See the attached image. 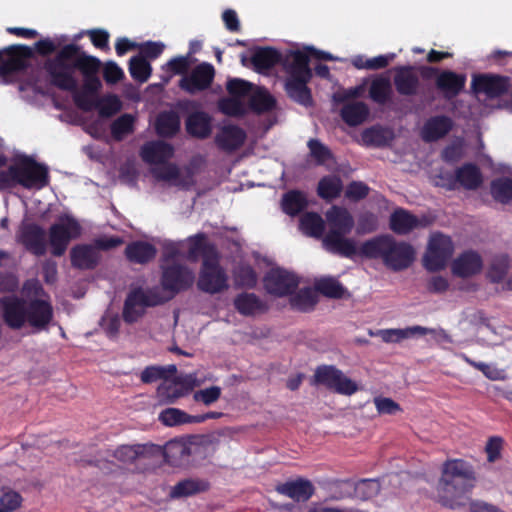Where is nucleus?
Returning a JSON list of instances; mask_svg holds the SVG:
<instances>
[{
	"label": "nucleus",
	"mask_w": 512,
	"mask_h": 512,
	"mask_svg": "<svg viewBox=\"0 0 512 512\" xmlns=\"http://www.w3.org/2000/svg\"><path fill=\"white\" fill-rule=\"evenodd\" d=\"M23 295L27 300L16 296H5L0 299L2 318L11 329H21L26 323L42 330L51 322L53 309L51 304L41 295L43 290L35 280L27 281L23 286Z\"/></svg>",
	"instance_id": "obj_1"
},
{
	"label": "nucleus",
	"mask_w": 512,
	"mask_h": 512,
	"mask_svg": "<svg viewBox=\"0 0 512 512\" xmlns=\"http://www.w3.org/2000/svg\"><path fill=\"white\" fill-rule=\"evenodd\" d=\"M99 67L97 58L85 54L74 44L64 46L45 63L51 83L62 90H74L78 86L77 70L89 77L96 74Z\"/></svg>",
	"instance_id": "obj_2"
},
{
	"label": "nucleus",
	"mask_w": 512,
	"mask_h": 512,
	"mask_svg": "<svg viewBox=\"0 0 512 512\" xmlns=\"http://www.w3.org/2000/svg\"><path fill=\"white\" fill-rule=\"evenodd\" d=\"M475 473L470 464L461 460H447L437 485L438 501L446 507L456 508L462 504L465 494L474 486Z\"/></svg>",
	"instance_id": "obj_3"
},
{
	"label": "nucleus",
	"mask_w": 512,
	"mask_h": 512,
	"mask_svg": "<svg viewBox=\"0 0 512 512\" xmlns=\"http://www.w3.org/2000/svg\"><path fill=\"white\" fill-rule=\"evenodd\" d=\"M360 254L370 259H380L393 271L404 270L415 260V249L412 245L397 241L388 234L365 241L361 245Z\"/></svg>",
	"instance_id": "obj_4"
},
{
	"label": "nucleus",
	"mask_w": 512,
	"mask_h": 512,
	"mask_svg": "<svg viewBox=\"0 0 512 512\" xmlns=\"http://www.w3.org/2000/svg\"><path fill=\"white\" fill-rule=\"evenodd\" d=\"M328 232L322 239L324 248L334 254L352 258L357 253L356 242L345 237L354 227V218L344 207L332 206L325 213Z\"/></svg>",
	"instance_id": "obj_5"
},
{
	"label": "nucleus",
	"mask_w": 512,
	"mask_h": 512,
	"mask_svg": "<svg viewBox=\"0 0 512 512\" xmlns=\"http://www.w3.org/2000/svg\"><path fill=\"white\" fill-rule=\"evenodd\" d=\"M230 97L219 101L220 110L230 116H240L248 111V105L258 87L243 79L234 78L227 82Z\"/></svg>",
	"instance_id": "obj_6"
},
{
	"label": "nucleus",
	"mask_w": 512,
	"mask_h": 512,
	"mask_svg": "<svg viewBox=\"0 0 512 512\" xmlns=\"http://www.w3.org/2000/svg\"><path fill=\"white\" fill-rule=\"evenodd\" d=\"M167 301L159 287L148 290L136 289L129 293L125 300L123 318L128 323H133L143 316L145 309Z\"/></svg>",
	"instance_id": "obj_7"
},
{
	"label": "nucleus",
	"mask_w": 512,
	"mask_h": 512,
	"mask_svg": "<svg viewBox=\"0 0 512 512\" xmlns=\"http://www.w3.org/2000/svg\"><path fill=\"white\" fill-rule=\"evenodd\" d=\"M162 270L160 291L164 297H167V301L194 283L195 274L186 266L180 264L164 265Z\"/></svg>",
	"instance_id": "obj_8"
},
{
	"label": "nucleus",
	"mask_w": 512,
	"mask_h": 512,
	"mask_svg": "<svg viewBox=\"0 0 512 512\" xmlns=\"http://www.w3.org/2000/svg\"><path fill=\"white\" fill-rule=\"evenodd\" d=\"M314 382L342 395H352L359 389L358 384L333 365L316 368Z\"/></svg>",
	"instance_id": "obj_9"
},
{
	"label": "nucleus",
	"mask_w": 512,
	"mask_h": 512,
	"mask_svg": "<svg viewBox=\"0 0 512 512\" xmlns=\"http://www.w3.org/2000/svg\"><path fill=\"white\" fill-rule=\"evenodd\" d=\"M200 290L215 294L228 287L227 275L219 265L217 256L206 255L198 279Z\"/></svg>",
	"instance_id": "obj_10"
},
{
	"label": "nucleus",
	"mask_w": 512,
	"mask_h": 512,
	"mask_svg": "<svg viewBox=\"0 0 512 512\" xmlns=\"http://www.w3.org/2000/svg\"><path fill=\"white\" fill-rule=\"evenodd\" d=\"M80 234L81 226L76 219L71 216L60 217L50 228L49 239L53 255H63L70 240L79 237Z\"/></svg>",
	"instance_id": "obj_11"
},
{
	"label": "nucleus",
	"mask_w": 512,
	"mask_h": 512,
	"mask_svg": "<svg viewBox=\"0 0 512 512\" xmlns=\"http://www.w3.org/2000/svg\"><path fill=\"white\" fill-rule=\"evenodd\" d=\"M452 254L451 239L440 233L433 234L424 256V265L429 271H438L445 267Z\"/></svg>",
	"instance_id": "obj_12"
},
{
	"label": "nucleus",
	"mask_w": 512,
	"mask_h": 512,
	"mask_svg": "<svg viewBox=\"0 0 512 512\" xmlns=\"http://www.w3.org/2000/svg\"><path fill=\"white\" fill-rule=\"evenodd\" d=\"M16 172V185L27 189L39 190L49 182L47 168L28 158L16 163Z\"/></svg>",
	"instance_id": "obj_13"
},
{
	"label": "nucleus",
	"mask_w": 512,
	"mask_h": 512,
	"mask_svg": "<svg viewBox=\"0 0 512 512\" xmlns=\"http://www.w3.org/2000/svg\"><path fill=\"white\" fill-rule=\"evenodd\" d=\"M215 76L214 67L209 63H201L186 73L180 80L179 86L190 94L207 89Z\"/></svg>",
	"instance_id": "obj_14"
},
{
	"label": "nucleus",
	"mask_w": 512,
	"mask_h": 512,
	"mask_svg": "<svg viewBox=\"0 0 512 512\" xmlns=\"http://www.w3.org/2000/svg\"><path fill=\"white\" fill-rule=\"evenodd\" d=\"M472 88L478 94H484L488 98H496L506 94L511 85L508 77L480 74L472 78Z\"/></svg>",
	"instance_id": "obj_15"
},
{
	"label": "nucleus",
	"mask_w": 512,
	"mask_h": 512,
	"mask_svg": "<svg viewBox=\"0 0 512 512\" xmlns=\"http://www.w3.org/2000/svg\"><path fill=\"white\" fill-rule=\"evenodd\" d=\"M264 285L268 293L276 296H285L296 290L298 279L293 273L276 268L272 269L265 276Z\"/></svg>",
	"instance_id": "obj_16"
},
{
	"label": "nucleus",
	"mask_w": 512,
	"mask_h": 512,
	"mask_svg": "<svg viewBox=\"0 0 512 512\" xmlns=\"http://www.w3.org/2000/svg\"><path fill=\"white\" fill-rule=\"evenodd\" d=\"M447 183H443L448 189L463 187L468 190L477 189L482 183V174L479 168L473 164H465L458 168L454 175L449 176Z\"/></svg>",
	"instance_id": "obj_17"
},
{
	"label": "nucleus",
	"mask_w": 512,
	"mask_h": 512,
	"mask_svg": "<svg viewBox=\"0 0 512 512\" xmlns=\"http://www.w3.org/2000/svg\"><path fill=\"white\" fill-rule=\"evenodd\" d=\"M429 225L426 217L418 218L409 211L398 208L390 216V229L398 235H406L416 228H423Z\"/></svg>",
	"instance_id": "obj_18"
},
{
	"label": "nucleus",
	"mask_w": 512,
	"mask_h": 512,
	"mask_svg": "<svg viewBox=\"0 0 512 512\" xmlns=\"http://www.w3.org/2000/svg\"><path fill=\"white\" fill-rule=\"evenodd\" d=\"M17 240L36 255L45 253V233L36 225L23 224L17 235Z\"/></svg>",
	"instance_id": "obj_19"
},
{
	"label": "nucleus",
	"mask_w": 512,
	"mask_h": 512,
	"mask_svg": "<svg viewBox=\"0 0 512 512\" xmlns=\"http://www.w3.org/2000/svg\"><path fill=\"white\" fill-rule=\"evenodd\" d=\"M275 490L297 502H306L314 494V487L309 480L298 478L276 486Z\"/></svg>",
	"instance_id": "obj_20"
},
{
	"label": "nucleus",
	"mask_w": 512,
	"mask_h": 512,
	"mask_svg": "<svg viewBox=\"0 0 512 512\" xmlns=\"http://www.w3.org/2000/svg\"><path fill=\"white\" fill-rule=\"evenodd\" d=\"M309 57L302 51H290L283 59V66L289 77L311 78L312 72L308 66Z\"/></svg>",
	"instance_id": "obj_21"
},
{
	"label": "nucleus",
	"mask_w": 512,
	"mask_h": 512,
	"mask_svg": "<svg viewBox=\"0 0 512 512\" xmlns=\"http://www.w3.org/2000/svg\"><path fill=\"white\" fill-rule=\"evenodd\" d=\"M140 155L143 161L154 167L168 161L173 155V148L163 141H151L141 148Z\"/></svg>",
	"instance_id": "obj_22"
},
{
	"label": "nucleus",
	"mask_w": 512,
	"mask_h": 512,
	"mask_svg": "<svg viewBox=\"0 0 512 512\" xmlns=\"http://www.w3.org/2000/svg\"><path fill=\"white\" fill-rule=\"evenodd\" d=\"M100 85L98 79L92 78V76L87 77L83 89L78 90L76 87L72 90L75 104L84 111H90L95 108L97 103L95 93Z\"/></svg>",
	"instance_id": "obj_23"
},
{
	"label": "nucleus",
	"mask_w": 512,
	"mask_h": 512,
	"mask_svg": "<svg viewBox=\"0 0 512 512\" xmlns=\"http://www.w3.org/2000/svg\"><path fill=\"white\" fill-rule=\"evenodd\" d=\"M452 128V120L447 116H435L426 121L421 136L423 140L430 142L444 137Z\"/></svg>",
	"instance_id": "obj_24"
},
{
	"label": "nucleus",
	"mask_w": 512,
	"mask_h": 512,
	"mask_svg": "<svg viewBox=\"0 0 512 512\" xmlns=\"http://www.w3.org/2000/svg\"><path fill=\"white\" fill-rule=\"evenodd\" d=\"M482 268L481 257L475 252H465L459 256L452 265V271L460 277H469L478 272Z\"/></svg>",
	"instance_id": "obj_25"
},
{
	"label": "nucleus",
	"mask_w": 512,
	"mask_h": 512,
	"mask_svg": "<svg viewBox=\"0 0 512 512\" xmlns=\"http://www.w3.org/2000/svg\"><path fill=\"white\" fill-rule=\"evenodd\" d=\"M246 139L243 129L234 126H224L216 136L217 144L224 150H235L239 148Z\"/></svg>",
	"instance_id": "obj_26"
},
{
	"label": "nucleus",
	"mask_w": 512,
	"mask_h": 512,
	"mask_svg": "<svg viewBox=\"0 0 512 512\" xmlns=\"http://www.w3.org/2000/svg\"><path fill=\"white\" fill-rule=\"evenodd\" d=\"M98 251L93 245H78L71 251V261L81 269L93 268L98 261Z\"/></svg>",
	"instance_id": "obj_27"
},
{
	"label": "nucleus",
	"mask_w": 512,
	"mask_h": 512,
	"mask_svg": "<svg viewBox=\"0 0 512 512\" xmlns=\"http://www.w3.org/2000/svg\"><path fill=\"white\" fill-rule=\"evenodd\" d=\"M310 78L288 77L285 83V89L290 98L302 105H308L311 101L310 90L307 82Z\"/></svg>",
	"instance_id": "obj_28"
},
{
	"label": "nucleus",
	"mask_w": 512,
	"mask_h": 512,
	"mask_svg": "<svg viewBox=\"0 0 512 512\" xmlns=\"http://www.w3.org/2000/svg\"><path fill=\"white\" fill-rule=\"evenodd\" d=\"M397 91L402 95H413L416 93L419 79L411 68H400L394 78Z\"/></svg>",
	"instance_id": "obj_29"
},
{
	"label": "nucleus",
	"mask_w": 512,
	"mask_h": 512,
	"mask_svg": "<svg viewBox=\"0 0 512 512\" xmlns=\"http://www.w3.org/2000/svg\"><path fill=\"white\" fill-rule=\"evenodd\" d=\"M189 134L198 138H205L211 133V119L205 112H194L186 121Z\"/></svg>",
	"instance_id": "obj_30"
},
{
	"label": "nucleus",
	"mask_w": 512,
	"mask_h": 512,
	"mask_svg": "<svg viewBox=\"0 0 512 512\" xmlns=\"http://www.w3.org/2000/svg\"><path fill=\"white\" fill-rule=\"evenodd\" d=\"M147 447L140 444H126L115 448L109 456L120 464L133 463L138 458L144 457Z\"/></svg>",
	"instance_id": "obj_31"
},
{
	"label": "nucleus",
	"mask_w": 512,
	"mask_h": 512,
	"mask_svg": "<svg viewBox=\"0 0 512 512\" xmlns=\"http://www.w3.org/2000/svg\"><path fill=\"white\" fill-rule=\"evenodd\" d=\"M369 109L363 102H350L341 109V117L349 126L362 124L368 117Z\"/></svg>",
	"instance_id": "obj_32"
},
{
	"label": "nucleus",
	"mask_w": 512,
	"mask_h": 512,
	"mask_svg": "<svg viewBox=\"0 0 512 512\" xmlns=\"http://www.w3.org/2000/svg\"><path fill=\"white\" fill-rule=\"evenodd\" d=\"M190 454V446L186 442L180 440L168 442L164 450L166 460L173 465H182L186 463Z\"/></svg>",
	"instance_id": "obj_33"
},
{
	"label": "nucleus",
	"mask_w": 512,
	"mask_h": 512,
	"mask_svg": "<svg viewBox=\"0 0 512 512\" xmlns=\"http://www.w3.org/2000/svg\"><path fill=\"white\" fill-rule=\"evenodd\" d=\"M465 80L466 78L463 75H458L452 71H444L437 77L436 84L446 95L454 96L462 90Z\"/></svg>",
	"instance_id": "obj_34"
},
{
	"label": "nucleus",
	"mask_w": 512,
	"mask_h": 512,
	"mask_svg": "<svg viewBox=\"0 0 512 512\" xmlns=\"http://www.w3.org/2000/svg\"><path fill=\"white\" fill-rule=\"evenodd\" d=\"M157 395L160 401L164 403H174L177 399L187 395V390H184V386L179 379H164L157 388Z\"/></svg>",
	"instance_id": "obj_35"
},
{
	"label": "nucleus",
	"mask_w": 512,
	"mask_h": 512,
	"mask_svg": "<svg viewBox=\"0 0 512 512\" xmlns=\"http://www.w3.org/2000/svg\"><path fill=\"white\" fill-rule=\"evenodd\" d=\"M126 255L130 261L146 263L156 255V248L147 242H133L126 247Z\"/></svg>",
	"instance_id": "obj_36"
},
{
	"label": "nucleus",
	"mask_w": 512,
	"mask_h": 512,
	"mask_svg": "<svg viewBox=\"0 0 512 512\" xmlns=\"http://www.w3.org/2000/svg\"><path fill=\"white\" fill-rule=\"evenodd\" d=\"M314 287L317 292L329 298H342L347 292L338 279L331 276L316 279Z\"/></svg>",
	"instance_id": "obj_37"
},
{
	"label": "nucleus",
	"mask_w": 512,
	"mask_h": 512,
	"mask_svg": "<svg viewBox=\"0 0 512 512\" xmlns=\"http://www.w3.org/2000/svg\"><path fill=\"white\" fill-rule=\"evenodd\" d=\"M204 417H194L177 408H167L159 415L160 421L166 426H176L186 423L203 422Z\"/></svg>",
	"instance_id": "obj_38"
},
{
	"label": "nucleus",
	"mask_w": 512,
	"mask_h": 512,
	"mask_svg": "<svg viewBox=\"0 0 512 512\" xmlns=\"http://www.w3.org/2000/svg\"><path fill=\"white\" fill-rule=\"evenodd\" d=\"M236 309L243 315H254L265 310L263 302L252 293H243L234 300Z\"/></svg>",
	"instance_id": "obj_39"
},
{
	"label": "nucleus",
	"mask_w": 512,
	"mask_h": 512,
	"mask_svg": "<svg viewBox=\"0 0 512 512\" xmlns=\"http://www.w3.org/2000/svg\"><path fill=\"white\" fill-rule=\"evenodd\" d=\"M324 226V220L317 213H306L300 218V229L308 236L316 238L321 237L324 231Z\"/></svg>",
	"instance_id": "obj_40"
},
{
	"label": "nucleus",
	"mask_w": 512,
	"mask_h": 512,
	"mask_svg": "<svg viewBox=\"0 0 512 512\" xmlns=\"http://www.w3.org/2000/svg\"><path fill=\"white\" fill-rule=\"evenodd\" d=\"M280 54L273 48H261L252 56V63L258 71L272 68L279 60Z\"/></svg>",
	"instance_id": "obj_41"
},
{
	"label": "nucleus",
	"mask_w": 512,
	"mask_h": 512,
	"mask_svg": "<svg viewBox=\"0 0 512 512\" xmlns=\"http://www.w3.org/2000/svg\"><path fill=\"white\" fill-rule=\"evenodd\" d=\"M317 191L321 198L332 200L340 195L342 191V181L335 175L326 176L319 181Z\"/></svg>",
	"instance_id": "obj_42"
},
{
	"label": "nucleus",
	"mask_w": 512,
	"mask_h": 512,
	"mask_svg": "<svg viewBox=\"0 0 512 512\" xmlns=\"http://www.w3.org/2000/svg\"><path fill=\"white\" fill-rule=\"evenodd\" d=\"M180 127L178 115L172 111L159 114L156 121L157 133L161 136H172Z\"/></svg>",
	"instance_id": "obj_43"
},
{
	"label": "nucleus",
	"mask_w": 512,
	"mask_h": 512,
	"mask_svg": "<svg viewBox=\"0 0 512 512\" xmlns=\"http://www.w3.org/2000/svg\"><path fill=\"white\" fill-rule=\"evenodd\" d=\"M187 245L189 259L196 260L197 257L201 254L203 255V258L206 255L216 256L214 250L208 247L204 234H197L189 237L187 240Z\"/></svg>",
	"instance_id": "obj_44"
},
{
	"label": "nucleus",
	"mask_w": 512,
	"mask_h": 512,
	"mask_svg": "<svg viewBox=\"0 0 512 512\" xmlns=\"http://www.w3.org/2000/svg\"><path fill=\"white\" fill-rule=\"evenodd\" d=\"M274 106L275 99L267 90L258 87L248 105V110L252 109L257 113H262L272 110Z\"/></svg>",
	"instance_id": "obj_45"
},
{
	"label": "nucleus",
	"mask_w": 512,
	"mask_h": 512,
	"mask_svg": "<svg viewBox=\"0 0 512 512\" xmlns=\"http://www.w3.org/2000/svg\"><path fill=\"white\" fill-rule=\"evenodd\" d=\"M392 88L388 78L379 77L372 81L370 86V97L379 104H384L391 95Z\"/></svg>",
	"instance_id": "obj_46"
},
{
	"label": "nucleus",
	"mask_w": 512,
	"mask_h": 512,
	"mask_svg": "<svg viewBox=\"0 0 512 512\" xmlns=\"http://www.w3.org/2000/svg\"><path fill=\"white\" fill-rule=\"evenodd\" d=\"M135 117L131 114H124L117 118L111 125V134L117 141L124 139L134 130Z\"/></svg>",
	"instance_id": "obj_47"
},
{
	"label": "nucleus",
	"mask_w": 512,
	"mask_h": 512,
	"mask_svg": "<svg viewBox=\"0 0 512 512\" xmlns=\"http://www.w3.org/2000/svg\"><path fill=\"white\" fill-rule=\"evenodd\" d=\"M307 205L306 198L303 193L291 191L284 195L282 207L285 213L296 215L301 212Z\"/></svg>",
	"instance_id": "obj_48"
},
{
	"label": "nucleus",
	"mask_w": 512,
	"mask_h": 512,
	"mask_svg": "<svg viewBox=\"0 0 512 512\" xmlns=\"http://www.w3.org/2000/svg\"><path fill=\"white\" fill-rule=\"evenodd\" d=\"M380 483L375 479H363L354 485V496L360 500H369L380 491Z\"/></svg>",
	"instance_id": "obj_49"
},
{
	"label": "nucleus",
	"mask_w": 512,
	"mask_h": 512,
	"mask_svg": "<svg viewBox=\"0 0 512 512\" xmlns=\"http://www.w3.org/2000/svg\"><path fill=\"white\" fill-rule=\"evenodd\" d=\"M131 76L139 82H146L151 74V66L143 57H132L129 63Z\"/></svg>",
	"instance_id": "obj_50"
},
{
	"label": "nucleus",
	"mask_w": 512,
	"mask_h": 512,
	"mask_svg": "<svg viewBox=\"0 0 512 512\" xmlns=\"http://www.w3.org/2000/svg\"><path fill=\"white\" fill-rule=\"evenodd\" d=\"M492 196L502 203L512 199V180L508 178L497 179L491 184Z\"/></svg>",
	"instance_id": "obj_51"
},
{
	"label": "nucleus",
	"mask_w": 512,
	"mask_h": 512,
	"mask_svg": "<svg viewBox=\"0 0 512 512\" xmlns=\"http://www.w3.org/2000/svg\"><path fill=\"white\" fill-rule=\"evenodd\" d=\"M317 301L316 292L311 288H306L300 290L292 299V305L301 311H309L316 305Z\"/></svg>",
	"instance_id": "obj_52"
},
{
	"label": "nucleus",
	"mask_w": 512,
	"mask_h": 512,
	"mask_svg": "<svg viewBox=\"0 0 512 512\" xmlns=\"http://www.w3.org/2000/svg\"><path fill=\"white\" fill-rule=\"evenodd\" d=\"M23 498L20 493L7 489L3 490L0 495V511L14 512L21 507Z\"/></svg>",
	"instance_id": "obj_53"
},
{
	"label": "nucleus",
	"mask_w": 512,
	"mask_h": 512,
	"mask_svg": "<svg viewBox=\"0 0 512 512\" xmlns=\"http://www.w3.org/2000/svg\"><path fill=\"white\" fill-rule=\"evenodd\" d=\"M102 117H110L121 109V102L114 95H109L97 100L96 107Z\"/></svg>",
	"instance_id": "obj_54"
},
{
	"label": "nucleus",
	"mask_w": 512,
	"mask_h": 512,
	"mask_svg": "<svg viewBox=\"0 0 512 512\" xmlns=\"http://www.w3.org/2000/svg\"><path fill=\"white\" fill-rule=\"evenodd\" d=\"M222 389L219 386H211L205 389L195 391L193 399L195 402L203 403L205 406L217 402L221 397Z\"/></svg>",
	"instance_id": "obj_55"
},
{
	"label": "nucleus",
	"mask_w": 512,
	"mask_h": 512,
	"mask_svg": "<svg viewBox=\"0 0 512 512\" xmlns=\"http://www.w3.org/2000/svg\"><path fill=\"white\" fill-rule=\"evenodd\" d=\"M308 148L311 157L315 159L318 164L325 163L331 157V152L328 147L317 139H310L308 141Z\"/></svg>",
	"instance_id": "obj_56"
},
{
	"label": "nucleus",
	"mask_w": 512,
	"mask_h": 512,
	"mask_svg": "<svg viewBox=\"0 0 512 512\" xmlns=\"http://www.w3.org/2000/svg\"><path fill=\"white\" fill-rule=\"evenodd\" d=\"M152 173L156 178L166 181L175 180L179 176L178 168L171 163H167V161L154 166Z\"/></svg>",
	"instance_id": "obj_57"
},
{
	"label": "nucleus",
	"mask_w": 512,
	"mask_h": 512,
	"mask_svg": "<svg viewBox=\"0 0 512 512\" xmlns=\"http://www.w3.org/2000/svg\"><path fill=\"white\" fill-rule=\"evenodd\" d=\"M508 268L509 263L507 257L501 256L496 258L491 264L488 276L493 282H499L507 274Z\"/></svg>",
	"instance_id": "obj_58"
},
{
	"label": "nucleus",
	"mask_w": 512,
	"mask_h": 512,
	"mask_svg": "<svg viewBox=\"0 0 512 512\" xmlns=\"http://www.w3.org/2000/svg\"><path fill=\"white\" fill-rule=\"evenodd\" d=\"M378 227L377 217L370 212L363 213L358 218L357 233L366 234L375 231Z\"/></svg>",
	"instance_id": "obj_59"
},
{
	"label": "nucleus",
	"mask_w": 512,
	"mask_h": 512,
	"mask_svg": "<svg viewBox=\"0 0 512 512\" xmlns=\"http://www.w3.org/2000/svg\"><path fill=\"white\" fill-rule=\"evenodd\" d=\"M200 485L198 482L193 480H184L176 484L172 491V497L189 496L200 491Z\"/></svg>",
	"instance_id": "obj_60"
},
{
	"label": "nucleus",
	"mask_w": 512,
	"mask_h": 512,
	"mask_svg": "<svg viewBox=\"0 0 512 512\" xmlns=\"http://www.w3.org/2000/svg\"><path fill=\"white\" fill-rule=\"evenodd\" d=\"M236 281L243 286L252 287L256 284L257 277L250 266H240L235 273Z\"/></svg>",
	"instance_id": "obj_61"
},
{
	"label": "nucleus",
	"mask_w": 512,
	"mask_h": 512,
	"mask_svg": "<svg viewBox=\"0 0 512 512\" xmlns=\"http://www.w3.org/2000/svg\"><path fill=\"white\" fill-rule=\"evenodd\" d=\"M374 404L376 406L377 411L380 414H389L393 415L397 412L401 411V408L398 403H396L391 398L378 397L374 399Z\"/></svg>",
	"instance_id": "obj_62"
},
{
	"label": "nucleus",
	"mask_w": 512,
	"mask_h": 512,
	"mask_svg": "<svg viewBox=\"0 0 512 512\" xmlns=\"http://www.w3.org/2000/svg\"><path fill=\"white\" fill-rule=\"evenodd\" d=\"M369 193V187L360 181L350 183L346 189L345 195L351 200H360L365 198Z\"/></svg>",
	"instance_id": "obj_63"
},
{
	"label": "nucleus",
	"mask_w": 512,
	"mask_h": 512,
	"mask_svg": "<svg viewBox=\"0 0 512 512\" xmlns=\"http://www.w3.org/2000/svg\"><path fill=\"white\" fill-rule=\"evenodd\" d=\"M160 379H165V369L162 366H149L141 373L143 383H152Z\"/></svg>",
	"instance_id": "obj_64"
}]
</instances>
